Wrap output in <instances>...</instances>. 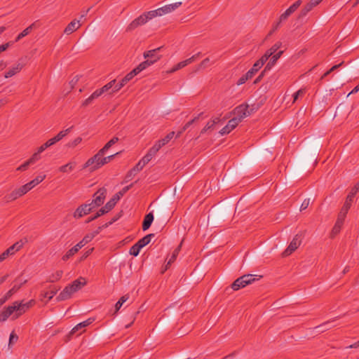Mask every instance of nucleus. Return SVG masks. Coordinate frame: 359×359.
Wrapping results in <instances>:
<instances>
[{
	"label": "nucleus",
	"instance_id": "nucleus-24",
	"mask_svg": "<svg viewBox=\"0 0 359 359\" xmlns=\"http://www.w3.org/2000/svg\"><path fill=\"white\" fill-rule=\"evenodd\" d=\"M22 67H23V65L22 64L18 63L16 65L11 67V69H9L8 71H7L5 73L4 77L6 79L12 77L13 76H14L16 74H18V72H20L22 70Z\"/></svg>",
	"mask_w": 359,
	"mask_h": 359
},
{
	"label": "nucleus",
	"instance_id": "nucleus-19",
	"mask_svg": "<svg viewBox=\"0 0 359 359\" xmlns=\"http://www.w3.org/2000/svg\"><path fill=\"white\" fill-rule=\"evenodd\" d=\"M80 20L74 19L70 22L65 27L64 32L66 34H70L76 31L81 27Z\"/></svg>",
	"mask_w": 359,
	"mask_h": 359
},
{
	"label": "nucleus",
	"instance_id": "nucleus-30",
	"mask_svg": "<svg viewBox=\"0 0 359 359\" xmlns=\"http://www.w3.org/2000/svg\"><path fill=\"white\" fill-rule=\"evenodd\" d=\"M76 164V162H69L64 165L60 166L58 170L61 172H69L74 169Z\"/></svg>",
	"mask_w": 359,
	"mask_h": 359
},
{
	"label": "nucleus",
	"instance_id": "nucleus-23",
	"mask_svg": "<svg viewBox=\"0 0 359 359\" xmlns=\"http://www.w3.org/2000/svg\"><path fill=\"white\" fill-rule=\"evenodd\" d=\"M283 50H280L279 52L276 53L275 55H272V57L270 58L269 62L266 64L264 69L265 71H270L273 66L276 63L277 60L280 57V56L283 55Z\"/></svg>",
	"mask_w": 359,
	"mask_h": 359
},
{
	"label": "nucleus",
	"instance_id": "nucleus-12",
	"mask_svg": "<svg viewBox=\"0 0 359 359\" xmlns=\"http://www.w3.org/2000/svg\"><path fill=\"white\" fill-rule=\"evenodd\" d=\"M301 236L299 234L295 235L288 247L283 252V255L284 257H287L291 255L298 248V247L301 245Z\"/></svg>",
	"mask_w": 359,
	"mask_h": 359
},
{
	"label": "nucleus",
	"instance_id": "nucleus-15",
	"mask_svg": "<svg viewBox=\"0 0 359 359\" xmlns=\"http://www.w3.org/2000/svg\"><path fill=\"white\" fill-rule=\"evenodd\" d=\"M200 55H201V53L199 52V53L194 55L191 57H189L184 61L180 62L175 67H173V68L170 71V72H171V73L175 72L186 67L187 65L191 64V62L195 61L199 57Z\"/></svg>",
	"mask_w": 359,
	"mask_h": 359
},
{
	"label": "nucleus",
	"instance_id": "nucleus-8",
	"mask_svg": "<svg viewBox=\"0 0 359 359\" xmlns=\"http://www.w3.org/2000/svg\"><path fill=\"white\" fill-rule=\"evenodd\" d=\"M35 303L36 302L34 299H31L26 303H23V302H17V313H15L14 316H13V320L18 318L21 315L34 306Z\"/></svg>",
	"mask_w": 359,
	"mask_h": 359
},
{
	"label": "nucleus",
	"instance_id": "nucleus-17",
	"mask_svg": "<svg viewBox=\"0 0 359 359\" xmlns=\"http://www.w3.org/2000/svg\"><path fill=\"white\" fill-rule=\"evenodd\" d=\"M94 321L93 318H88L86 320L81 322L79 324H77L72 329V330L69 332V334L65 333V337H69L71 335L74 334L77 331L80 330L82 328H84L89 325H90Z\"/></svg>",
	"mask_w": 359,
	"mask_h": 359
},
{
	"label": "nucleus",
	"instance_id": "nucleus-4",
	"mask_svg": "<svg viewBox=\"0 0 359 359\" xmlns=\"http://www.w3.org/2000/svg\"><path fill=\"white\" fill-rule=\"evenodd\" d=\"M255 276L257 275L252 274H245L243 275L238 278H237L234 282L231 284V288L233 290H238L241 288L245 287L246 285L252 283L255 280H259V278H256Z\"/></svg>",
	"mask_w": 359,
	"mask_h": 359
},
{
	"label": "nucleus",
	"instance_id": "nucleus-64",
	"mask_svg": "<svg viewBox=\"0 0 359 359\" xmlns=\"http://www.w3.org/2000/svg\"><path fill=\"white\" fill-rule=\"evenodd\" d=\"M152 158L148 155L146 154L140 161L142 163V165H147Z\"/></svg>",
	"mask_w": 359,
	"mask_h": 359
},
{
	"label": "nucleus",
	"instance_id": "nucleus-21",
	"mask_svg": "<svg viewBox=\"0 0 359 359\" xmlns=\"http://www.w3.org/2000/svg\"><path fill=\"white\" fill-rule=\"evenodd\" d=\"M86 284V281L84 278L80 277L79 278L74 280L72 284L69 285L72 289L74 292L79 290L83 286Z\"/></svg>",
	"mask_w": 359,
	"mask_h": 359
},
{
	"label": "nucleus",
	"instance_id": "nucleus-22",
	"mask_svg": "<svg viewBox=\"0 0 359 359\" xmlns=\"http://www.w3.org/2000/svg\"><path fill=\"white\" fill-rule=\"evenodd\" d=\"M144 70V67H142L140 65H139L137 67H136L135 69H133L130 72L127 74L123 79V81H126L127 83L128 81H130L135 76L140 73L142 71Z\"/></svg>",
	"mask_w": 359,
	"mask_h": 359
},
{
	"label": "nucleus",
	"instance_id": "nucleus-25",
	"mask_svg": "<svg viewBox=\"0 0 359 359\" xmlns=\"http://www.w3.org/2000/svg\"><path fill=\"white\" fill-rule=\"evenodd\" d=\"M154 220V215L152 212H149L147 214L144 218L142 222V229L143 231L147 230L151 225Z\"/></svg>",
	"mask_w": 359,
	"mask_h": 359
},
{
	"label": "nucleus",
	"instance_id": "nucleus-52",
	"mask_svg": "<svg viewBox=\"0 0 359 359\" xmlns=\"http://www.w3.org/2000/svg\"><path fill=\"white\" fill-rule=\"evenodd\" d=\"M40 158V154L36 151L28 159V161L32 165L35 163L37 161H39Z\"/></svg>",
	"mask_w": 359,
	"mask_h": 359
},
{
	"label": "nucleus",
	"instance_id": "nucleus-37",
	"mask_svg": "<svg viewBox=\"0 0 359 359\" xmlns=\"http://www.w3.org/2000/svg\"><path fill=\"white\" fill-rule=\"evenodd\" d=\"M118 141V138L117 137H114L111 139L106 144L100 149L104 154L108 149L111 147L114 144H115Z\"/></svg>",
	"mask_w": 359,
	"mask_h": 359
},
{
	"label": "nucleus",
	"instance_id": "nucleus-40",
	"mask_svg": "<svg viewBox=\"0 0 359 359\" xmlns=\"http://www.w3.org/2000/svg\"><path fill=\"white\" fill-rule=\"evenodd\" d=\"M116 83V80H112L106 85H104L103 87H102L100 89H97L99 90V93L102 95L104 93L107 92L109 90L113 88L114 84Z\"/></svg>",
	"mask_w": 359,
	"mask_h": 359
},
{
	"label": "nucleus",
	"instance_id": "nucleus-42",
	"mask_svg": "<svg viewBox=\"0 0 359 359\" xmlns=\"http://www.w3.org/2000/svg\"><path fill=\"white\" fill-rule=\"evenodd\" d=\"M261 69V67L255 62L252 67L248 70L246 73L248 74V76L252 78L259 69Z\"/></svg>",
	"mask_w": 359,
	"mask_h": 359
},
{
	"label": "nucleus",
	"instance_id": "nucleus-47",
	"mask_svg": "<svg viewBox=\"0 0 359 359\" xmlns=\"http://www.w3.org/2000/svg\"><path fill=\"white\" fill-rule=\"evenodd\" d=\"M121 213H122V211H121L119 213L116 214L109 222L102 225V229L108 227L109 225L112 224L114 222L117 221L121 217V215H122Z\"/></svg>",
	"mask_w": 359,
	"mask_h": 359
},
{
	"label": "nucleus",
	"instance_id": "nucleus-51",
	"mask_svg": "<svg viewBox=\"0 0 359 359\" xmlns=\"http://www.w3.org/2000/svg\"><path fill=\"white\" fill-rule=\"evenodd\" d=\"M343 64V62H341L339 65H334L331 69H330L328 71H327L320 78V79H324L326 76H327L331 72L338 69L340 66H341Z\"/></svg>",
	"mask_w": 359,
	"mask_h": 359
},
{
	"label": "nucleus",
	"instance_id": "nucleus-61",
	"mask_svg": "<svg viewBox=\"0 0 359 359\" xmlns=\"http://www.w3.org/2000/svg\"><path fill=\"white\" fill-rule=\"evenodd\" d=\"M144 166L145 165H142V163L140 161L138 163L133 169L135 172H138L140 170H142Z\"/></svg>",
	"mask_w": 359,
	"mask_h": 359
},
{
	"label": "nucleus",
	"instance_id": "nucleus-31",
	"mask_svg": "<svg viewBox=\"0 0 359 359\" xmlns=\"http://www.w3.org/2000/svg\"><path fill=\"white\" fill-rule=\"evenodd\" d=\"M27 282V280H25L22 282H20L19 284H15L13 287L9 290L6 295L7 296V298H11L13 294H15L20 287L21 286L25 284Z\"/></svg>",
	"mask_w": 359,
	"mask_h": 359
},
{
	"label": "nucleus",
	"instance_id": "nucleus-60",
	"mask_svg": "<svg viewBox=\"0 0 359 359\" xmlns=\"http://www.w3.org/2000/svg\"><path fill=\"white\" fill-rule=\"evenodd\" d=\"M268 60L269 57L263 55L260 59L256 61V62L262 67Z\"/></svg>",
	"mask_w": 359,
	"mask_h": 359
},
{
	"label": "nucleus",
	"instance_id": "nucleus-34",
	"mask_svg": "<svg viewBox=\"0 0 359 359\" xmlns=\"http://www.w3.org/2000/svg\"><path fill=\"white\" fill-rule=\"evenodd\" d=\"M332 321H327L326 323H324L323 324L316 327L315 329L316 330V332L318 334H320L321 332H325L327 330H329L332 327Z\"/></svg>",
	"mask_w": 359,
	"mask_h": 359
},
{
	"label": "nucleus",
	"instance_id": "nucleus-16",
	"mask_svg": "<svg viewBox=\"0 0 359 359\" xmlns=\"http://www.w3.org/2000/svg\"><path fill=\"white\" fill-rule=\"evenodd\" d=\"M239 122L237 121L236 118H231L230 119L227 124L222 128V130L219 131V133L222 135L229 134L232 130H233L238 125Z\"/></svg>",
	"mask_w": 359,
	"mask_h": 359
},
{
	"label": "nucleus",
	"instance_id": "nucleus-33",
	"mask_svg": "<svg viewBox=\"0 0 359 359\" xmlns=\"http://www.w3.org/2000/svg\"><path fill=\"white\" fill-rule=\"evenodd\" d=\"M63 274V271L62 270L57 271L55 273L51 274L48 278L47 279V282L49 283H55L59 280Z\"/></svg>",
	"mask_w": 359,
	"mask_h": 359
},
{
	"label": "nucleus",
	"instance_id": "nucleus-14",
	"mask_svg": "<svg viewBox=\"0 0 359 359\" xmlns=\"http://www.w3.org/2000/svg\"><path fill=\"white\" fill-rule=\"evenodd\" d=\"M93 210V208L90 204V203H84L81 205L76 209L73 214V216L74 218L79 219L83 217L84 215L89 214Z\"/></svg>",
	"mask_w": 359,
	"mask_h": 359
},
{
	"label": "nucleus",
	"instance_id": "nucleus-50",
	"mask_svg": "<svg viewBox=\"0 0 359 359\" xmlns=\"http://www.w3.org/2000/svg\"><path fill=\"white\" fill-rule=\"evenodd\" d=\"M203 114V113L199 114L197 116H196L194 118L191 120L190 121L187 122L183 127H182V131H185L191 125H192L194 122H196L199 117Z\"/></svg>",
	"mask_w": 359,
	"mask_h": 359
},
{
	"label": "nucleus",
	"instance_id": "nucleus-10",
	"mask_svg": "<svg viewBox=\"0 0 359 359\" xmlns=\"http://www.w3.org/2000/svg\"><path fill=\"white\" fill-rule=\"evenodd\" d=\"M29 191V190L28 189L26 184H24L19 189H15L11 194L5 196L4 200L6 201V203H9L26 194Z\"/></svg>",
	"mask_w": 359,
	"mask_h": 359
},
{
	"label": "nucleus",
	"instance_id": "nucleus-20",
	"mask_svg": "<svg viewBox=\"0 0 359 359\" xmlns=\"http://www.w3.org/2000/svg\"><path fill=\"white\" fill-rule=\"evenodd\" d=\"M133 184H130L128 186L123 187L121 191L117 192L113 197L109 200L110 202L115 205L116 203L120 200V198L130 189L133 187Z\"/></svg>",
	"mask_w": 359,
	"mask_h": 359
},
{
	"label": "nucleus",
	"instance_id": "nucleus-55",
	"mask_svg": "<svg viewBox=\"0 0 359 359\" xmlns=\"http://www.w3.org/2000/svg\"><path fill=\"white\" fill-rule=\"evenodd\" d=\"M121 152H116V154H112V155H110L109 156H107V157H103V159H102V163L103 165L108 163L109 162H110L111 160H113L114 158V157L117 155H118Z\"/></svg>",
	"mask_w": 359,
	"mask_h": 359
},
{
	"label": "nucleus",
	"instance_id": "nucleus-58",
	"mask_svg": "<svg viewBox=\"0 0 359 359\" xmlns=\"http://www.w3.org/2000/svg\"><path fill=\"white\" fill-rule=\"evenodd\" d=\"M251 79L250 76H248V74L246 73L245 74L243 75L237 81V85L240 86L243 83H245L248 79Z\"/></svg>",
	"mask_w": 359,
	"mask_h": 359
},
{
	"label": "nucleus",
	"instance_id": "nucleus-35",
	"mask_svg": "<svg viewBox=\"0 0 359 359\" xmlns=\"http://www.w3.org/2000/svg\"><path fill=\"white\" fill-rule=\"evenodd\" d=\"M34 24H32L31 25H29V27H27L26 29H25L21 33H20L18 36L16 37L15 39V41H20L21 39H22L23 37H25V36L28 35L30 32L32 31L33 27H34Z\"/></svg>",
	"mask_w": 359,
	"mask_h": 359
},
{
	"label": "nucleus",
	"instance_id": "nucleus-63",
	"mask_svg": "<svg viewBox=\"0 0 359 359\" xmlns=\"http://www.w3.org/2000/svg\"><path fill=\"white\" fill-rule=\"evenodd\" d=\"M115 205H114L110 201H109L106 205L103 207L105 210H107V213L111 210Z\"/></svg>",
	"mask_w": 359,
	"mask_h": 359
},
{
	"label": "nucleus",
	"instance_id": "nucleus-32",
	"mask_svg": "<svg viewBox=\"0 0 359 359\" xmlns=\"http://www.w3.org/2000/svg\"><path fill=\"white\" fill-rule=\"evenodd\" d=\"M50 288V291L44 292L43 294H41L43 297L48 298L49 300L51 299L59 290V288L55 286H51Z\"/></svg>",
	"mask_w": 359,
	"mask_h": 359
},
{
	"label": "nucleus",
	"instance_id": "nucleus-2",
	"mask_svg": "<svg viewBox=\"0 0 359 359\" xmlns=\"http://www.w3.org/2000/svg\"><path fill=\"white\" fill-rule=\"evenodd\" d=\"M104 155V153L101 151L100 149L98 151V152L95 154L93 157L90 158L83 165V168H89V170L90 172H93L98 168H101L103 164L102 159L103 156Z\"/></svg>",
	"mask_w": 359,
	"mask_h": 359
},
{
	"label": "nucleus",
	"instance_id": "nucleus-11",
	"mask_svg": "<svg viewBox=\"0 0 359 359\" xmlns=\"http://www.w3.org/2000/svg\"><path fill=\"white\" fill-rule=\"evenodd\" d=\"M182 5V2H176L175 4L165 5L161 8H159L156 10L152 11L151 15L156 16H161L163 15L169 13L175 9H177L178 7H180Z\"/></svg>",
	"mask_w": 359,
	"mask_h": 359
},
{
	"label": "nucleus",
	"instance_id": "nucleus-41",
	"mask_svg": "<svg viewBox=\"0 0 359 359\" xmlns=\"http://www.w3.org/2000/svg\"><path fill=\"white\" fill-rule=\"evenodd\" d=\"M141 249L142 248L140 247L139 245L136 243L130 248L129 253L134 257H137L139 255Z\"/></svg>",
	"mask_w": 359,
	"mask_h": 359
},
{
	"label": "nucleus",
	"instance_id": "nucleus-29",
	"mask_svg": "<svg viewBox=\"0 0 359 359\" xmlns=\"http://www.w3.org/2000/svg\"><path fill=\"white\" fill-rule=\"evenodd\" d=\"M154 237V233L147 234V236H144L142 238L140 239L137 242V243L139 245L140 247H141L142 248L144 246H146L147 245H148L151 242V238Z\"/></svg>",
	"mask_w": 359,
	"mask_h": 359
},
{
	"label": "nucleus",
	"instance_id": "nucleus-28",
	"mask_svg": "<svg viewBox=\"0 0 359 359\" xmlns=\"http://www.w3.org/2000/svg\"><path fill=\"white\" fill-rule=\"evenodd\" d=\"M102 229V226H99L97 229L92 233H87L83 238V240L88 244L90 243L97 235H98L101 230Z\"/></svg>",
	"mask_w": 359,
	"mask_h": 359
},
{
	"label": "nucleus",
	"instance_id": "nucleus-45",
	"mask_svg": "<svg viewBox=\"0 0 359 359\" xmlns=\"http://www.w3.org/2000/svg\"><path fill=\"white\" fill-rule=\"evenodd\" d=\"M126 84V81H123V79H122L119 83H118L116 84H114V86H113V89H112V90H111V92L110 93L111 94V93H116V92L118 91Z\"/></svg>",
	"mask_w": 359,
	"mask_h": 359
},
{
	"label": "nucleus",
	"instance_id": "nucleus-48",
	"mask_svg": "<svg viewBox=\"0 0 359 359\" xmlns=\"http://www.w3.org/2000/svg\"><path fill=\"white\" fill-rule=\"evenodd\" d=\"M73 126L60 131L57 135H56L58 140L60 141L63 137H65L69 133H70L71 130L72 129Z\"/></svg>",
	"mask_w": 359,
	"mask_h": 359
},
{
	"label": "nucleus",
	"instance_id": "nucleus-5",
	"mask_svg": "<svg viewBox=\"0 0 359 359\" xmlns=\"http://www.w3.org/2000/svg\"><path fill=\"white\" fill-rule=\"evenodd\" d=\"M152 11H150L149 12L144 13L141 15H140L138 18H135L134 20H133L129 25L127 27L128 31H132L136 29L137 27L144 25L147 23L149 20H151L152 18H155L154 15H151Z\"/></svg>",
	"mask_w": 359,
	"mask_h": 359
},
{
	"label": "nucleus",
	"instance_id": "nucleus-46",
	"mask_svg": "<svg viewBox=\"0 0 359 359\" xmlns=\"http://www.w3.org/2000/svg\"><path fill=\"white\" fill-rule=\"evenodd\" d=\"M174 135V131L169 133L164 138L160 140V141L161 142V144L165 145L166 144H168L173 138Z\"/></svg>",
	"mask_w": 359,
	"mask_h": 359
},
{
	"label": "nucleus",
	"instance_id": "nucleus-36",
	"mask_svg": "<svg viewBox=\"0 0 359 359\" xmlns=\"http://www.w3.org/2000/svg\"><path fill=\"white\" fill-rule=\"evenodd\" d=\"M314 7L309 2L301 10L299 18L305 17Z\"/></svg>",
	"mask_w": 359,
	"mask_h": 359
},
{
	"label": "nucleus",
	"instance_id": "nucleus-7",
	"mask_svg": "<svg viewBox=\"0 0 359 359\" xmlns=\"http://www.w3.org/2000/svg\"><path fill=\"white\" fill-rule=\"evenodd\" d=\"M250 106L247 104H242L236 107L233 113L235 114L234 118H236L237 121L241 123L243 118L250 115V111H249Z\"/></svg>",
	"mask_w": 359,
	"mask_h": 359
},
{
	"label": "nucleus",
	"instance_id": "nucleus-6",
	"mask_svg": "<svg viewBox=\"0 0 359 359\" xmlns=\"http://www.w3.org/2000/svg\"><path fill=\"white\" fill-rule=\"evenodd\" d=\"M107 195V189L104 187L99 189L94 194L93 199L90 203L93 209L100 206L104 202Z\"/></svg>",
	"mask_w": 359,
	"mask_h": 359
},
{
	"label": "nucleus",
	"instance_id": "nucleus-49",
	"mask_svg": "<svg viewBox=\"0 0 359 359\" xmlns=\"http://www.w3.org/2000/svg\"><path fill=\"white\" fill-rule=\"evenodd\" d=\"M82 141V138L80 137H76L73 141L69 142L67 146L71 148H74L76 147L79 144H80Z\"/></svg>",
	"mask_w": 359,
	"mask_h": 359
},
{
	"label": "nucleus",
	"instance_id": "nucleus-18",
	"mask_svg": "<svg viewBox=\"0 0 359 359\" xmlns=\"http://www.w3.org/2000/svg\"><path fill=\"white\" fill-rule=\"evenodd\" d=\"M74 292L69 285L66 286L60 294L56 297L57 302L69 299Z\"/></svg>",
	"mask_w": 359,
	"mask_h": 359
},
{
	"label": "nucleus",
	"instance_id": "nucleus-43",
	"mask_svg": "<svg viewBox=\"0 0 359 359\" xmlns=\"http://www.w3.org/2000/svg\"><path fill=\"white\" fill-rule=\"evenodd\" d=\"M128 298H129V296L128 294H126V295L122 296L119 299V300L115 304V308H116V311L121 309V307L122 306L123 303H125L128 299Z\"/></svg>",
	"mask_w": 359,
	"mask_h": 359
},
{
	"label": "nucleus",
	"instance_id": "nucleus-44",
	"mask_svg": "<svg viewBox=\"0 0 359 359\" xmlns=\"http://www.w3.org/2000/svg\"><path fill=\"white\" fill-rule=\"evenodd\" d=\"M302 3V0H297L292 5H291L287 9V11H288V13H290L292 15L301 6Z\"/></svg>",
	"mask_w": 359,
	"mask_h": 359
},
{
	"label": "nucleus",
	"instance_id": "nucleus-56",
	"mask_svg": "<svg viewBox=\"0 0 359 359\" xmlns=\"http://www.w3.org/2000/svg\"><path fill=\"white\" fill-rule=\"evenodd\" d=\"M32 164L29 163V161L27 160L24 163H22L21 165L17 168L16 170L18 171H25L28 169L29 166Z\"/></svg>",
	"mask_w": 359,
	"mask_h": 359
},
{
	"label": "nucleus",
	"instance_id": "nucleus-62",
	"mask_svg": "<svg viewBox=\"0 0 359 359\" xmlns=\"http://www.w3.org/2000/svg\"><path fill=\"white\" fill-rule=\"evenodd\" d=\"M290 15H291V14L286 10L283 14L280 15L279 20L282 22L285 21L288 18Z\"/></svg>",
	"mask_w": 359,
	"mask_h": 359
},
{
	"label": "nucleus",
	"instance_id": "nucleus-57",
	"mask_svg": "<svg viewBox=\"0 0 359 359\" xmlns=\"http://www.w3.org/2000/svg\"><path fill=\"white\" fill-rule=\"evenodd\" d=\"M282 43L280 41L276 42L274 45H273L270 48V51L275 55L276 52L281 47Z\"/></svg>",
	"mask_w": 359,
	"mask_h": 359
},
{
	"label": "nucleus",
	"instance_id": "nucleus-59",
	"mask_svg": "<svg viewBox=\"0 0 359 359\" xmlns=\"http://www.w3.org/2000/svg\"><path fill=\"white\" fill-rule=\"evenodd\" d=\"M309 203H310L309 198L304 199L301 205L300 210L302 211V210H306L308 208V206L309 205Z\"/></svg>",
	"mask_w": 359,
	"mask_h": 359
},
{
	"label": "nucleus",
	"instance_id": "nucleus-39",
	"mask_svg": "<svg viewBox=\"0 0 359 359\" xmlns=\"http://www.w3.org/2000/svg\"><path fill=\"white\" fill-rule=\"evenodd\" d=\"M79 250H77V248L75 247V245L69 249L65 255L62 257V259L63 261L68 260L71 257H72L74 255H75Z\"/></svg>",
	"mask_w": 359,
	"mask_h": 359
},
{
	"label": "nucleus",
	"instance_id": "nucleus-26",
	"mask_svg": "<svg viewBox=\"0 0 359 359\" xmlns=\"http://www.w3.org/2000/svg\"><path fill=\"white\" fill-rule=\"evenodd\" d=\"M46 178V175H39L29 182L25 184L27 187L28 189L30 191L32 189H33L34 187H36L37 184L41 183L43 181V180Z\"/></svg>",
	"mask_w": 359,
	"mask_h": 359
},
{
	"label": "nucleus",
	"instance_id": "nucleus-9",
	"mask_svg": "<svg viewBox=\"0 0 359 359\" xmlns=\"http://www.w3.org/2000/svg\"><path fill=\"white\" fill-rule=\"evenodd\" d=\"M24 243L22 241L15 243L10 246L4 252L0 255V262L5 260L9 256L15 255V252L19 251L23 247Z\"/></svg>",
	"mask_w": 359,
	"mask_h": 359
},
{
	"label": "nucleus",
	"instance_id": "nucleus-1",
	"mask_svg": "<svg viewBox=\"0 0 359 359\" xmlns=\"http://www.w3.org/2000/svg\"><path fill=\"white\" fill-rule=\"evenodd\" d=\"M352 196H350L349 197H346V201L343 205V207L341 209V211L339 212L337 222L334 226V227L332 229L331 231V237L334 238L337 234H338L340 231L341 228L344 224L345 217L346 216V214L348 213V210L351 208V198Z\"/></svg>",
	"mask_w": 359,
	"mask_h": 359
},
{
	"label": "nucleus",
	"instance_id": "nucleus-53",
	"mask_svg": "<svg viewBox=\"0 0 359 359\" xmlns=\"http://www.w3.org/2000/svg\"><path fill=\"white\" fill-rule=\"evenodd\" d=\"M305 93H306V90H305V89H303V88L299 89L296 93H294L293 95V103L297 101V100L298 99V97L299 96H303Z\"/></svg>",
	"mask_w": 359,
	"mask_h": 359
},
{
	"label": "nucleus",
	"instance_id": "nucleus-38",
	"mask_svg": "<svg viewBox=\"0 0 359 359\" xmlns=\"http://www.w3.org/2000/svg\"><path fill=\"white\" fill-rule=\"evenodd\" d=\"M180 248L181 244L172 252V254L166 264V268H168L173 262H175L177 257L178 256L179 252L180 251Z\"/></svg>",
	"mask_w": 359,
	"mask_h": 359
},
{
	"label": "nucleus",
	"instance_id": "nucleus-54",
	"mask_svg": "<svg viewBox=\"0 0 359 359\" xmlns=\"http://www.w3.org/2000/svg\"><path fill=\"white\" fill-rule=\"evenodd\" d=\"M359 191V182L355 184V186L352 189L350 194L347 196V197H349L350 196H352L351 202L353 201V198L354 196H356L357 192Z\"/></svg>",
	"mask_w": 359,
	"mask_h": 359
},
{
	"label": "nucleus",
	"instance_id": "nucleus-27",
	"mask_svg": "<svg viewBox=\"0 0 359 359\" xmlns=\"http://www.w3.org/2000/svg\"><path fill=\"white\" fill-rule=\"evenodd\" d=\"M220 121V118L219 117H216L211 121H208L205 126L201 130V134H203L208 131L210 129H212L215 124L218 123Z\"/></svg>",
	"mask_w": 359,
	"mask_h": 359
},
{
	"label": "nucleus",
	"instance_id": "nucleus-13",
	"mask_svg": "<svg viewBox=\"0 0 359 359\" xmlns=\"http://www.w3.org/2000/svg\"><path fill=\"white\" fill-rule=\"evenodd\" d=\"M16 304L17 302H13L11 306H8L0 312L1 322L6 320L9 317H11L13 319V316H14L15 313H17Z\"/></svg>",
	"mask_w": 359,
	"mask_h": 359
},
{
	"label": "nucleus",
	"instance_id": "nucleus-3",
	"mask_svg": "<svg viewBox=\"0 0 359 359\" xmlns=\"http://www.w3.org/2000/svg\"><path fill=\"white\" fill-rule=\"evenodd\" d=\"M161 48V47H159L144 53L143 56L146 60L140 64L142 67H144V69H146L161 59V55L158 54Z\"/></svg>",
	"mask_w": 359,
	"mask_h": 359
}]
</instances>
